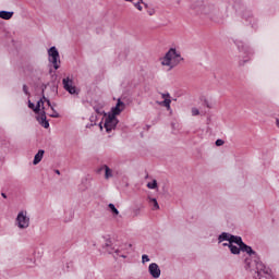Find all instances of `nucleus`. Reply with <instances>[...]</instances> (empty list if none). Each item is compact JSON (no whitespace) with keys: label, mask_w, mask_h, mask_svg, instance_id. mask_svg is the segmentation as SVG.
Segmentation results:
<instances>
[{"label":"nucleus","mask_w":279,"mask_h":279,"mask_svg":"<svg viewBox=\"0 0 279 279\" xmlns=\"http://www.w3.org/2000/svg\"><path fill=\"white\" fill-rule=\"evenodd\" d=\"M161 97H162L163 100H165V99H171V95H169V93H167V94H161Z\"/></svg>","instance_id":"obj_29"},{"label":"nucleus","mask_w":279,"mask_h":279,"mask_svg":"<svg viewBox=\"0 0 279 279\" xmlns=\"http://www.w3.org/2000/svg\"><path fill=\"white\" fill-rule=\"evenodd\" d=\"M240 250L242 252H246V254H248L250 256H256V252H254V250H252L251 246H247L245 243H243L241 246H240Z\"/></svg>","instance_id":"obj_12"},{"label":"nucleus","mask_w":279,"mask_h":279,"mask_svg":"<svg viewBox=\"0 0 279 279\" xmlns=\"http://www.w3.org/2000/svg\"><path fill=\"white\" fill-rule=\"evenodd\" d=\"M34 112L36 114H39L36 118L39 125H41L46 130L49 129V120H47V111H45V100H43V98H40L37 101V105L35 106Z\"/></svg>","instance_id":"obj_2"},{"label":"nucleus","mask_w":279,"mask_h":279,"mask_svg":"<svg viewBox=\"0 0 279 279\" xmlns=\"http://www.w3.org/2000/svg\"><path fill=\"white\" fill-rule=\"evenodd\" d=\"M2 197H4V198L7 197V196H5V193H2Z\"/></svg>","instance_id":"obj_40"},{"label":"nucleus","mask_w":279,"mask_h":279,"mask_svg":"<svg viewBox=\"0 0 279 279\" xmlns=\"http://www.w3.org/2000/svg\"><path fill=\"white\" fill-rule=\"evenodd\" d=\"M41 99H43V101H46L48 107H51V100H49V98L45 97V88H43V90H41Z\"/></svg>","instance_id":"obj_20"},{"label":"nucleus","mask_w":279,"mask_h":279,"mask_svg":"<svg viewBox=\"0 0 279 279\" xmlns=\"http://www.w3.org/2000/svg\"><path fill=\"white\" fill-rule=\"evenodd\" d=\"M50 109L53 112V110H56V108H53V106L50 105Z\"/></svg>","instance_id":"obj_35"},{"label":"nucleus","mask_w":279,"mask_h":279,"mask_svg":"<svg viewBox=\"0 0 279 279\" xmlns=\"http://www.w3.org/2000/svg\"><path fill=\"white\" fill-rule=\"evenodd\" d=\"M14 16V12L12 11H0V19H3V21H10Z\"/></svg>","instance_id":"obj_13"},{"label":"nucleus","mask_w":279,"mask_h":279,"mask_svg":"<svg viewBox=\"0 0 279 279\" xmlns=\"http://www.w3.org/2000/svg\"><path fill=\"white\" fill-rule=\"evenodd\" d=\"M105 170V179L106 180H110V178H112V169H110V167H108L107 165H104L100 168V171Z\"/></svg>","instance_id":"obj_14"},{"label":"nucleus","mask_w":279,"mask_h":279,"mask_svg":"<svg viewBox=\"0 0 279 279\" xmlns=\"http://www.w3.org/2000/svg\"><path fill=\"white\" fill-rule=\"evenodd\" d=\"M277 126L279 128V119L276 120Z\"/></svg>","instance_id":"obj_37"},{"label":"nucleus","mask_w":279,"mask_h":279,"mask_svg":"<svg viewBox=\"0 0 279 279\" xmlns=\"http://www.w3.org/2000/svg\"><path fill=\"white\" fill-rule=\"evenodd\" d=\"M65 215H69V219L66 221H71L73 219V211H68Z\"/></svg>","instance_id":"obj_32"},{"label":"nucleus","mask_w":279,"mask_h":279,"mask_svg":"<svg viewBox=\"0 0 279 279\" xmlns=\"http://www.w3.org/2000/svg\"><path fill=\"white\" fill-rule=\"evenodd\" d=\"M229 250L231 254H240L241 253V246H234L233 244H229Z\"/></svg>","instance_id":"obj_18"},{"label":"nucleus","mask_w":279,"mask_h":279,"mask_svg":"<svg viewBox=\"0 0 279 279\" xmlns=\"http://www.w3.org/2000/svg\"><path fill=\"white\" fill-rule=\"evenodd\" d=\"M123 110H125V102L121 101V99H118V102L112 110V112H113L112 116L116 117L117 114H121V112H123Z\"/></svg>","instance_id":"obj_10"},{"label":"nucleus","mask_w":279,"mask_h":279,"mask_svg":"<svg viewBox=\"0 0 279 279\" xmlns=\"http://www.w3.org/2000/svg\"><path fill=\"white\" fill-rule=\"evenodd\" d=\"M28 108H31V110H34L36 108V105H34V102L28 100Z\"/></svg>","instance_id":"obj_31"},{"label":"nucleus","mask_w":279,"mask_h":279,"mask_svg":"<svg viewBox=\"0 0 279 279\" xmlns=\"http://www.w3.org/2000/svg\"><path fill=\"white\" fill-rule=\"evenodd\" d=\"M62 84H63L64 90H66L70 95H80V92L77 90V87L73 82V78L68 76L62 80Z\"/></svg>","instance_id":"obj_6"},{"label":"nucleus","mask_w":279,"mask_h":279,"mask_svg":"<svg viewBox=\"0 0 279 279\" xmlns=\"http://www.w3.org/2000/svg\"><path fill=\"white\" fill-rule=\"evenodd\" d=\"M147 189H158V181L153 180V182L147 183Z\"/></svg>","instance_id":"obj_21"},{"label":"nucleus","mask_w":279,"mask_h":279,"mask_svg":"<svg viewBox=\"0 0 279 279\" xmlns=\"http://www.w3.org/2000/svg\"><path fill=\"white\" fill-rule=\"evenodd\" d=\"M222 245H223L225 247H226V246H229V247H230V243H223Z\"/></svg>","instance_id":"obj_34"},{"label":"nucleus","mask_w":279,"mask_h":279,"mask_svg":"<svg viewBox=\"0 0 279 279\" xmlns=\"http://www.w3.org/2000/svg\"><path fill=\"white\" fill-rule=\"evenodd\" d=\"M108 207L110 208V210H117V207L114 206V204L110 203L108 205Z\"/></svg>","instance_id":"obj_33"},{"label":"nucleus","mask_w":279,"mask_h":279,"mask_svg":"<svg viewBox=\"0 0 279 279\" xmlns=\"http://www.w3.org/2000/svg\"><path fill=\"white\" fill-rule=\"evenodd\" d=\"M182 56L175 50V48H171L166 56L161 59L162 66H170L173 69L182 62Z\"/></svg>","instance_id":"obj_1"},{"label":"nucleus","mask_w":279,"mask_h":279,"mask_svg":"<svg viewBox=\"0 0 279 279\" xmlns=\"http://www.w3.org/2000/svg\"><path fill=\"white\" fill-rule=\"evenodd\" d=\"M99 125H100V128H102V126H101V123H100Z\"/></svg>","instance_id":"obj_43"},{"label":"nucleus","mask_w":279,"mask_h":279,"mask_svg":"<svg viewBox=\"0 0 279 279\" xmlns=\"http://www.w3.org/2000/svg\"><path fill=\"white\" fill-rule=\"evenodd\" d=\"M48 56H49V62L53 65V69L58 71L60 69V64H58V61L60 60V52H58V48L56 46H52L48 50Z\"/></svg>","instance_id":"obj_5"},{"label":"nucleus","mask_w":279,"mask_h":279,"mask_svg":"<svg viewBox=\"0 0 279 279\" xmlns=\"http://www.w3.org/2000/svg\"><path fill=\"white\" fill-rule=\"evenodd\" d=\"M230 238H232V234L223 232L221 235H219L218 241L219 243H222V241H229L230 243Z\"/></svg>","instance_id":"obj_17"},{"label":"nucleus","mask_w":279,"mask_h":279,"mask_svg":"<svg viewBox=\"0 0 279 279\" xmlns=\"http://www.w3.org/2000/svg\"><path fill=\"white\" fill-rule=\"evenodd\" d=\"M49 117H51L52 119H60V113L53 110L51 113H49Z\"/></svg>","instance_id":"obj_24"},{"label":"nucleus","mask_w":279,"mask_h":279,"mask_svg":"<svg viewBox=\"0 0 279 279\" xmlns=\"http://www.w3.org/2000/svg\"><path fill=\"white\" fill-rule=\"evenodd\" d=\"M254 265L257 269L258 279H274V275H271V269L267 268L265 264L254 260Z\"/></svg>","instance_id":"obj_3"},{"label":"nucleus","mask_w":279,"mask_h":279,"mask_svg":"<svg viewBox=\"0 0 279 279\" xmlns=\"http://www.w3.org/2000/svg\"><path fill=\"white\" fill-rule=\"evenodd\" d=\"M110 216L116 219V221H119L121 219V215H119V210H111Z\"/></svg>","instance_id":"obj_19"},{"label":"nucleus","mask_w":279,"mask_h":279,"mask_svg":"<svg viewBox=\"0 0 279 279\" xmlns=\"http://www.w3.org/2000/svg\"><path fill=\"white\" fill-rule=\"evenodd\" d=\"M238 49L240 50V54H239V64L240 66H243L246 62H250V60L252 59V56H254V52L252 51V49H250V47L247 46H238Z\"/></svg>","instance_id":"obj_4"},{"label":"nucleus","mask_w":279,"mask_h":279,"mask_svg":"<svg viewBox=\"0 0 279 279\" xmlns=\"http://www.w3.org/2000/svg\"><path fill=\"white\" fill-rule=\"evenodd\" d=\"M125 1L132 2V1H134V0H125Z\"/></svg>","instance_id":"obj_41"},{"label":"nucleus","mask_w":279,"mask_h":279,"mask_svg":"<svg viewBox=\"0 0 279 279\" xmlns=\"http://www.w3.org/2000/svg\"><path fill=\"white\" fill-rule=\"evenodd\" d=\"M44 156H45V150L39 149L34 157L33 165H38L43 160Z\"/></svg>","instance_id":"obj_11"},{"label":"nucleus","mask_w":279,"mask_h":279,"mask_svg":"<svg viewBox=\"0 0 279 279\" xmlns=\"http://www.w3.org/2000/svg\"><path fill=\"white\" fill-rule=\"evenodd\" d=\"M148 271L153 278H160V267L156 263H151L148 267Z\"/></svg>","instance_id":"obj_9"},{"label":"nucleus","mask_w":279,"mask_h":279,"mask_svg":"<svg viewBox=\"0 0 279 279\" xmlns=\"http://www.w3.org/2000/svg\"><path fill=\"white\" fill-rule=\"evenodd\" d=\"M56 173H57L58 175H60V170H56Z\"/></svg>","instance_id":"obj_38"},{"label":"nucleus","mask_w":279,"mask_h":279,"mask_svg":"<svg viewBox=\"0 0 279 279\" xmlns=\"http://www.w3.org/2000/svg\"><path fill=\"white\" fill-rule=\"evenodd\" d=\"M151 14H154V13H149V16H151Z\"/></svg>","instance_id":"obj_42"},{"label":"nucleus","mask_w":279,"mask_h":279,"mask_svg":"<svg viewBox=\"0 0 279 279\" xmlns=\"http://www.w3.org/2000/svg\"><path fill=\"white\" fill-rule=\"evenodd\" d=\"M232 243H235L236 245H239V247H241L243 244V240L241 239V236L231 235L229 244L232 245Z\"/></svg>","instance_id":"obj_15"},{"label":"nucleus","mask_w":279,"mask_h":279,"mask_svg":"<svg viewBox=\"0 0 279 279\" xmlns=\"http://www.w3.org/2000/svg\"><path fill=\"white\" fill-rule=\"evenodd\" d=\"M94 110H95L96 114H100V116L104 114V108L102 107L95 106Z\"/></svg>","instance_id":"obj_22"},{"label":"nucleus","mask_w":279,"mask_h":279,"mask_svg":"<svg viewBox=\"0 0 279 279\" xmlns=\"http://www.w3.org/2000/svg\"><path fill=\"white\" fill-rule=\"evenodd\" d=\"M150 204H153L154 208L157 210L160 208V205H158V201L156 198H151Z\"/></svg>","instance_id":"obj_23"},{"label":"nucleus","mask_w":279,"mask_h":279,"mask_svg":"<svg viewBox=\"0 0 279 279\" xmlns=\"http://www.w3.org/2000/svg\"><path fill=\"white\" fill-rule=\"evenodd\" d=\"M158 106H163L167 110H171V98H165L163 101H157Z\"/></svg>","instance_id":"obj_16"},{"label":"nucleus","mask_w":279,"mask_h":279,"mask_svg":"<svg viewBox=\"0 0 279 279\" xmlns=\"http://www.w3.org/2000/svg\"><path fill=\"white\" fill-rule=\"evenodd\" d=\"M192 114H193V117H197V114H199V109L193 108L192 109Z\"/></svg>","instance_id":"obj_27"},{"label":"nucleus","mask_w":279,"mask_h":279,"mask_svg":"<svg viewBox=\"0 0 279 279\" xmlns=\"http://www.w3.org/2000/svg\"><path fill=\"white\" fill-rule=\"evenodd\" d=\"M246 263H247L248 267H252V264H251V263H248V262H247V259H246Z\"/></svg>","instance_id":"obj_39"},{"label":"nucleus","mask_w":279,"mask_h":279,"mask_svg":"<svg viewBox=\"0 0 279 279\" xmlns=\"http://www.w3.org/2000/svg\"><path fill=\"white\" fill-rule=\"evenodd\" d=\"M16 223L21 229L29 228V217H27V211H21L17 215Z\"/></svg>","instance_id":"obj_8"},{"label":"nucleus","mask_w":279,"mask_h":279,"mask_svg":"<svg viewBox=\"0 0 279 279\" xmlns=\"http://www.w3.org/2000/svg\"><path fill=\"white\" fill-rule=\"evenodd\" d=\"M117 125H119V119H117V116H108V118H106L105 129L108 134H110L112 130H116Z\"/></svg>","instance_id":"obj_7"},{"label":"nucleus","mask_w":279,"mask_h":279,"mask_svg":"<svg viewBox=\"0 0 279 279\" xmlns=\"http://www.w3.org/2000/svg\"><path fill=\"white\" fill-rule=\"evenodd\" d=\"M143 3V0H140L137 3L134 4V7L140 10V12L143 10V7L141 5Z\"/></svg>","instance_id":"obj_25"},{"label":"nucleus","mask_w":279,"mask_h":279,"mask_svg":"<svg viewBox=\"0 0 279 279\" xmlns=\"http://www.w3.org/2000/svg\"><path fill=\"white\" fill-rule=\"evenodd\" d=\"M90 121H92V122L95 121V117L92 116V117H90Z\"/></svg>","instance_id":"obj_36"},{"label":"nucleus","mask_w":279,"mask_h":279,"mask_svg":"<svg viewBox=\"0 0 279 279\" xmlns=\"http://www.w3.org/2000/svg\"><path fill=\"white\" fill-rule=\"evenodd\" d=\"M142 263H149V256L143 255L142 256Z\"/></svg>","instance_id":"obj_28"},{"label":"nucleus","mask_w":279,"mask_h":279,"mask_svg":"<svg viewBox=\"0 0 279 279\" xmlns=\"http://www.w3.org/2000/svg\"><path fill=\"white\" fill-rule=\"evenodd\" d=\"M223 143H225L223 140H217L216 141V146L221 147V145H223Z\"/></svg>","instance_id":"obj_30"},{"label":"nucleus","mask_w":279,"mask_h":279,"mask_svg":"<svg viewBox=\"0 0 279 279\" xmlns=\"http://www.w3.org/2000/svg\"><path fill=\"white\" fill-rule=\"evenodd\" d=\"M23 93H25L29 97V88L27 85H23Z\"/></svg>","instance_id":"obj_26"}]
</instances>
